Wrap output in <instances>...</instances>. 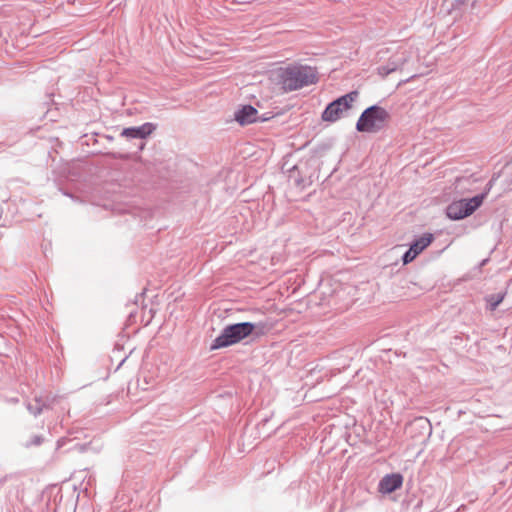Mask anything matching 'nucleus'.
<instances>
[{"mask_svg": "<svg viewBox=\"0 0 512 512\" xmlns=\"http://www.w3.org/2000/svg\"><path fill=\"white\" fill-rule=\"evenodd\" d=\"M264 333L265 325L263 323L240 322L230 324L225 326L221 334L213 340L210 349L225 348L239 343L251 335L259 337Z\"/></svg>", "mask_w": 512, "mask_h": 512, "instance_id": "f257e3e1", "label": "nucleus"}, {"mask_svg": "<svg viewBox=\"0 0 512 512\" xmlns=\"http://www.w3.org/2000/svg\"><path fill=\"white\" fill-rule=\"evenodd\" d=\"M279 78L283 89L291 92L315 84L318 72L308 65L292 64L280 69Z\"/></svg>", "mask_w": 512, "mask_h": 512, "instance_id": "f03ea898", "label": "nucleus"}, {"mask_svg": "<svg viewBox=\"0 0 512 512\" xmlns=\"http://www.w3.org/2000/svg\"><path fill=\"white\" fill-rule=\"evenodd\" d=\"M391 119L390 113L379 105L366 108L356 123V130L362 133H377L383 130Z\"/></svg>", "mask_w": 512, "mask_h": 512, "instance_id": "7ed1b4c3", "label": "nucleus"}, {"mask_svg": "<svg viewBox=\"0 0 512 512\" xmlns=\"http://www.w3.org/2000/svg\"><path fill=\"white\" fill-rule=\"evenodd\" d=\"M359 93L351 91L327 105L322 113V119L327 122H335L340 119L342 113L351 108L352 103L356 101Z\"/></svg>", "mask_w": 512, "mask_h": 512, "instance_id": "20e7f679", "label": "nucleus"}, {"mask_svg": "<svg viewBox=\"0 0 512 512\" xmlns=\"http://www.w3.org/2000/svg\"><path fill=\"white\" fill-rule=\"evenodd\" d=\"M235 120L242 126L256 122H264L267 118H262L256 108L251 105H244L234 114Z\"/></svg>", "mask_w": 512, "mask_h": 512, "instance_id": "39448f33", "label": "nucleus"}, {"mask_svg": "<svg viewBox=\"0 0 512 512\" xmlns=\"http://www.w3.org/2000/svg\"><path fill=\"white\" fill-rule=\"evenodd\" d=\"M156 124L146 122L138 127L124 128L121 132L122 137L145 139L156 130Z\"/></svg>", "mask_w": 512, "mask_h": 512, "instance_id": "423d86ee", "label": "nucleus"}, {"mask_svg": "<svg viewBox=\"0 0 512 512\" xmlns=\"http://www.w3.org/2000/svg\"><path fill=\"white\" fill-rule=\"evenodd\" d=\"M403 477L399 473L387 474L379 482L378 490L383 494H390L402 486Z\"/></svg>", "mask_w": 512, "mask_h": 512, "instance_id": "0eeeda50", "label": "nucleus"}, {"mask_svg": "<svg viewBox=\"0 0 512 512\" xmlns=\"http://www.w3.org/2000/svg\"><path fill=\"white\" fill-rule=\"evenodd\" d=\"M448 218L452 220H460L471 215V210L467 207L463 199L454 201L448 205L446 209Z\"/></svg>", "mask_w": 512, "mask_h": 512, "instance_id": "6e6552de", "label": "nucleus"}, {"mask_svg": "<svg viewBox=\"0 0 512 512\" xmlns=\"http://www.w3.org/2000/svg\"><path fill=\"white\" fill-rule=\"evenodd\" d=\"M53 401L54 398L50 399L49 397L42 398L36 396L34 398V404L29 402L27 403L26 407L31 414L38 416L43 412L44 409L51 408Z\"/></svg>", "mask_w": 512, "mask_h": 512, "instance_id": "1a4fd4ad", "label": "nucleus"}, {"mask_svg": "<svg viewBox=\"0 0 512 512\" xmlns=\"http://www.w3.org/2000/svg\"><path fill=\"white\" fill-rule=\"evenodd\" d=\"M493 182H494V179H491L488 184H487V189L485 192L479 194V195H476L470 199H463L464 202H466L467 204V207L471 210V214L478 208L481 206V204L483 203L488 191L491 189L492 185H493Z\"/></svg>", "mask_w": 512, "mask_h": 512, "instance_id": "9d476101", "label": "nucleus"}, {"mask_svg": "<svg viewBox=\"0 0 512 512\" xmlns=\"http://www.w3.org/2000/svg\"><path fill=\"white\" fill-rule=\"evenodd\" d=\"M433 240L432 234H424L420 238L413 241L410 245V249L416 253V255L420 254L426 247H428Z\"/></svg>", "mask_w": 512, "mask_h": 512, "instance_id": "9b49d317", "label": "nucleus"}, {"mask_svg": "<svg viewBox=\"0 0 512 512\" xmlns=\"http://www.w3.org/2000/svg\"><path fill=\"white\" fill-rule=\"evenodd\" d=\"M505 297V294L498 293V294H491L486 297V302L488 304V308L491 311L496 310V308L499 306V304L503 301Z\"/></svg>", "mask_w": 512, "mask_h": 512, "instance_id": "f8f14e48", "label": "nucleus"}, {"mask_svg": "<svg viewBox=\"0 0 512 512\" xmlns=\"http://www.w3.org/2000/svg\"><path fill=\"white\" fill-rule=\"evenodd\" d=\"M398 69V64L394 61H390L385 65H381L377 68L378 74L382 77H386L392 72Z\"/></svg>", "mask_w": 512, "mask_h": 512, "instance_id": "ddd939ff", "label": "nucleus"}, {"mask_svg": "<svg viewBox=\"0 0 512 512\" xmlns=\"http://www.w3.org/2000/svg\"><path fill=\"white\" fill-rule=\"evenodd\" d=\"M44 441V438L41 435H34L29 442L25 444L26 448L31 446H40Z\"/></svg>", "mask_w": 512, "mask_h": 512, "instance_id": "4468645a", "label": "nucleus"}, {"mask_svg": "<svg viewBox=\"0 0 512 512\" xmlns=\"http://www.w3.org/2000/svg\"><path fill=\"white\" fill-rule=\"evenodd\" d=\"M416 256V253L409 248L402 256L403 264H408L412 262L416 258Z\"/></svg>", "mask_w": 512, "mask_h": 512, "instance_id": "2eb2a0df", "label": "nucleus"}, {"mask_svg": "<svg viewBox=\"0 0 512 512\" xmlns=\"http://www.w3.org/2000/svg\"><path fill=\"white\" fill-rule=\"evenodd\" d=\"M469 2H470V3H471V5L473 6V5L475 4L476 0H456V4H455V6H456V7H460V6H462V5H466V4H468Z\"/></svg>", "mask_w": 512, "mask_h": 512, "instance_id": "dca6fc26", "label": "nucleus"}, {"mask_svg": "<svg viewBox=\"0 0 512 512\" xmlns=\"http://www.w3.org/2000/svg\"><path fill=\"white\" fill-rule=\"evenodd\" d=\"M7 402L12 403V404H17L19 402V399L17 397H14V398L8 399Z\"/></svg>", "mask_w": 512, "mask_h": 512, "instance_id": "f3484780", "label": "nucleus"}, {"mask_svg": "<svg viewBox=\"0 0 512 512\" xmlns=\"http://www.w3.org/2000/svg\"><path fill=\"white\" fill-rule=\"evenodd\" d=\"M144 145H145V144H144V143H142V144H141V146H140V149H143V148H144Z\"/></svg>", "mask_w": 512, "mask_h": 512, "instance_id": "a211bd4d", "label": "nucleus"}]
</instances>
